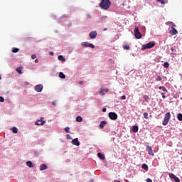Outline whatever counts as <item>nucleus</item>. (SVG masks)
<instances>
[{
  "label": "nucleus",
  "instance_id": "f257e3e1",
  "mask_svg": "<svg viewBox=\"0 0 182 182\" xmlns=\"http://www.w3.org/2000/svg\"><path fill=\"white\" fill-rule=\"evenodd\" d=\"M111 6L112 2H110V0H102L99 4L100 8L104 11H107Z\"/></svg>",
  "mask_w": 182,
  "mask_h": 182
},
{
  "label": "nucleus",
  "instance_id": "f03ea898",
  "mask_svg": "<svg viewBox=\"0 0 182 182\" xmlns=\"http://www.w3.org/2000/svg\"><path fill=\"white\" fill-rule=\"evenodd\" d=\"M171 118V114L170 112H166L165 114V117L162 122L163 126H167L168 124V122H170Z\"/></svg>",
  "mask_w": 182,
  "mask_h": 182
},
{
  "label": "nucleus",
  "instance_id": "7ed1b4c3",
  "mask_svg": "<svg viewBox=\"0 0 182 182\" xmlns=\"http://www.w3.org/2000/svg\"><path fill=\"white\" fill-rule=\"evenodd\" d=\"M154 46H156V43H154V41H151L146 45H143L141 47V50H146V49H151V48H154Z\"/></svg>",
  "mask_w": 182,
  "mask_h": 182
},
{
  "label": "nucleus",
  "instance_id": "20e7f679",
  "mask_svg": "<svg viewBox=\"0 0 182 182\" xmlns=\"http://www.w3.org/2000/svg\"><path fill=\"white\" fill-rule=\"evenodd\" d=\"M134 32V36L136 39H141V33H140V31L139 30V27H135Z\"/></svg>",
  "mask_w": 182,
  "mask_h": 182
},
{
  "label": "nucleus",
  "instance_id": "39448f33",
  "mask_svg": "<svg viewBox=\"0 0 182 182\" xmlns=\"http://www.w3.org/2000/svg\"><path fill=\"white\" fill-rule=\"evenodd\" d=\"M108 116L111 120H117V114L115 112H109Z\"/></svg>",
  "mask_w": 182,
  "mask_h": 182
},
{
  "label": "nucleus",
  "instance_id": "423d86ee",
  "mask_svg": "<svg viewBox=\"0 0 182 182\" xmlns=\"http://www.w3.org/2000/svg\"><path fill=\"white\" fill-rule=\"evenodd\" d=\"M43 117H41L40 120L35 122L36 126H43L46 123V121H43Z\"/></svg>",
  "mask_w": 182,
  "mask_h": 182
},
{
  "label": "nucleus",
  "instance_id": "0eeeda50",
  "mask_svg": "<svg viewBox=\"0 0 182 182\" xmlns=\"http://www.w3.org/2000/svg\"><path fill=\"white\" fill-rule=\"evenodd\" d=\"M36 92H38V93L42 92V90H43V85H37L35 86L34 87Z\"/></svg>",
  "mask_w": 182,
  "mask_h": 182
},
{
  "label": "nucleus",
  "instance_id": "6e6552de",
  "mask_svg": "<svg viewBox=\"0 0 182 182\" xmlns=\"http://www.w3.org/2000/svg\"><path fill=\"white\" fill-rule=\"evenodd\" d=\"M169 33L171 35H177V33H178V31H177V29H176V28H174V26H171V30L169 31Z\"/></svg>",
  "mask_w": 182,
  "mask_h": 182
},
{
  "label": "nucleus",
  "instance_id": "1a4fd4ad",
  "mask_svg": "<svg viewBox=\"0 0 182 182\" xmlns=\"http://www.w3.org/2000/svg\"><path fill=\"white\" fill-rule=\"evenodd\" d=\"M109 92V89H103V88H100V93L99 95H100L101 96H105V93H107Z\"/></svg>",
  "mask_w": 182,
  "mask_h": 182
},
{
  "label": "nucleus",
  "instance_id": "9d476101",
  "mask_svg": "<svg viewBox=\"0 0 182 182\" xmlns=\"http://www.w3.org/2000/svg\"><path fill=\"white\" fill-rule=\"evenodd\" d=\"M89 35H90V39H95V38H96V36H97V32L92 31L90 33Z\"/></svg>",
  "mask_w": 182,
  "mask_h": 182
},
{
  "label": "nucleus",
  "instance_id": "9b49d317",
  "mask_svg": "<svg viewBox=\"0 0 182 182\" xmlns=\"http://www.w3.org/2000/svg\"><path fill=\"white\" fill-rule=\"evenodd\" d=\"M72 144L74 146H80V142L77 138H75L72 141Z\"/></svg>",
  "mask_w": 182,
  "mask_h": 182
},
{
  "label": "nucleus",
  "instance_id": "f8f14e48",
  "mask_svg": "<svg viewBox=\"0 0 182 182\" xmlns=\"http://www.w3.org/2000/svg\"><path fill=\"white\" fill-rule=\"evenodd\" d=\"M146 150H147L148 154H149V156H154V153L153 152V149H151V146H148L146 147Z\"/></svg>",
  "mask_w": 182,
  "mask_h": 182
},
{
  "label": "nucleus",
  "instance_id": "ddd939ff",
  "mask_svg": "<svg viewBox=\"0 0 182 182\" xmlns=\"http://www.w3.org/2000/svg\"><path fill=\"white\" fill-rule=\"evenodd\" d=\"M106 124H107V121H102L100 124V129H104Z\"/></svg>",
  "mask_w": 182,
  "mask_h": 182
},
{
  "label": "nucleus",
  "instance_id": "4468645a",
  "mask_svg": "<svg viewBox=\"0 0 182 182\" xmlns=\"http://www.w3.org/2000/svg\"><path fill=\"white\" fill-rule=\"evenodd\" d=\"M46 168H48V166H46L45 164H42L40 166V170L41 171H43V170H46Z\"/></svg>",
  "mask_w": 182,
  "mask_h": 182
},
{
  "label": "nucleus",
  "instance_id": "2eb2a0df",
  "mask_svg": "<svg viewBox=\"0 0 182 182\" xmlns=\"http://www.w3.org/2000/svg\"><path fill=\"white\" fill-rule=\"evenodd\" d=\"M132 132H133V133H137L139 132V127L138 126H133L132 127Z\"/></svg>",
  "mask_w": 182,
  "mask_h": 182
},
{
  "label": "nucleus",
  "instance_id": "dca6fc26",
  "mask_svg": "<svg viewBox=\"0 0 182 182\" xmlns=\"http://www.w3.org/2000/svg\"><path fill=\"white\" fill-rule=\"evenodd\" d=\"M97 156H98L99 159H100L101 160H105V159H106V156H105V155H103L102 153H98V154H97Z\"/></svg>",
  "mask_w": 182,
  "mask_h": 182
},
{
  "label": "nucleus",
  "instance_id": "f3484780",
  "mask_svg": "<svg viewBox=\"0 0 182 182\" xmlns=\"http://www.w3.org/2000/svg\"><path fill=\"white\" fill-rule=\"evenodd\" d=\"M143 99H144L145 102H146V103H149V102H150V97L148 95H144L143 96Z\"/></svg>",
  "mask_w": 182,
  "mask_h": 182
},
{
  "label": "nucleus",
  "instance_id": "a211bd4d",
  "mask_svg": "<svg viewBox=\"0 0 182 182\" xmlns=\"http://www.w3.org/2000/svg\"><path fill=\"white\" fill-rule=\"evenodd\" d=\"M76 122H78L79 123H80L81 122H83V118L80 116H77L76 117Z\"/></svg>",
  "mask_w": 182,
  "mask_h": 182
},
{
  "label": "nucleus",
  "instance_id": "6ab92c4d",
  "mask_svg": "<svg viewBox=\"0 0 182 182\" xmlns=\"http://www.w3.org/2000/svg\"><path fill=\"white\" fill-rule=\"evenodd\" d=\"M82 46H83L84 48H89V43L88 42H82L81 43Z\"/></svg>",
  "mask_w": 182,
  "mask_h": 182
},
{
  "label": "nucleus",
  "instance_id": "aec40b11",
  "mask_svg": "<svg viewBox=\"0 0 182 182\" xmlns=\"http://www.w3.org/2000/svg\"><path fill=\"white\" fill-rule=\"evenodd\" d=\"M58 60H61L62 62H65V60H66V59L65 58H63V55H59L58 57Z\"/></svg>",
  "mask_w": 182,
  "mask_h": 182
},
{
  "label": "nucleus",
  "instance_id": "412c9836",
  "mask_svg": "<svg viewBox=\"0 0 182 182\" xmlns=\"http://www.w3.org/2000/svg\"><path fill=\"white\" fill-rule=\"evenodd\" d=\"M26 166H28V167L32 168L33 167V164H32V161H27L26 162Z\"/></svg>",
  "mask_w": 182,
  "mask_h": 182
},
{
  "label": "nucleus",
  "instance_id": "4be33fe9",
  "mask_svg": "<svg viewBox=\"0 0 182 182\" xmlns=\"http://www.w3.org/2000/svg\"><path fill=\"white\" fill-rule=\"evenodd\" d=\"M59 77H60L61 79H65L66 75H65L63 73L60 72L59 73Z\"/></svg>",
  "mask_w": 182,
  "mask_h": 182
},
{
  "label": "nucleus",
  "instance_id": "5701e85b",
  "mask_svg": "<svg viewBox=\"0 0 182 182\" xmlns=\"http://www.w3.org/2000/svg\"><path fill=\"white\" fill-rule=\"evenodd\" d=\"M159 90H163L164 92H168V90H167V89H166V87H164V86H160L159 87Z\"/></svg>",
  "mask_w": 182,
  "mask_h": 182
},
{
  "label": "nucleus",
  "instance_id": "b1692460",
  "mask_svg": "<svg viewBox=\"0 0 182 182\" xmlns=\"http://www.w3.org/2000/svg\"><path fill=\"white\" fill-rule=\"evenodd\" d=\"M142 168H144V170H145L146 171H147L149 170V166H147V164H144L142 165Z\"/></svg>",
  "mask_w": 182,
  "mask_h": 182
},
{
  "label": "nucleus",
  "instance_id": "393cba45",
  "mask_svg": "<svg viewBox=\"0 0 182 182\" xmlns=\"http://www.w3.org/2000/svg\"><path fill=\"white\" fill-rule=\"evenodd\" d=\"M177 119H178V120H179V122H182V114L181 113L178 114Z\"/></svg>",
  "mask_w": 182,
  "mask_h": 182
},
{
  "label": "nucleus",
  "instance_id": "a878e982",
  "mask_svg": "<svg viewBox=\"0 0 182 182\" xmlns=\"http://www.w3.org/2000/svg\"><path fill=\"white\" fill-rule=\"evenodd\" d=\"M12 52L13 53H18V52H19V48H14Z\"/></svg>",
  "mask_w": 182,
  "mask_h": 182
},
{
  "label": "nucleus",
  "instance_id": "bb28decb",
  "mask_svg": "<svg viewBox=\"0 0 182 182\" xmlns=\"http://www.w3.org/2000/svg\"><path fill=\"white\" fill-rule=\"evenodd\" d=\"M16 72H18V73H19L20 75H22V69L21 68V67H18V68H16Z\"/></svg>",
  "mask_w": 182,
  "mask_h": 182
},
{
  "label": "nucleus",
  "instance_id": "cd10ccee",
  "mask_svg": "<svg viewBox=\"0 0 182 182\" xmlns=\"http://www.w3.org/2000/svg\"><path fill=\"white\" fill-rule=\"evenodd\" d=\"M12 132H13V133H14V134L18 133V128L14 127L12 128Z\"/></svg>",
  "mask_w": 182,
  "mask_h": 182
},
{
  "label": "nucleus",
  "instance_id": "c85d7f7f",
  "mask_svg": "<svg viewBox=\"0 0 182 182\" xmlns=\"http://www.w3.org/2000/svg\"><path fill=\"white\" fill-rule=\"evenodd\" d=\"M123 49H124L125 50H130V46H123Z\"/></svg>",
  "mask_w": 182,
  "mask_h": 182
},
{
  "label": "nucleus",
  "instance_id": "c756f323",
  "mask_svg": "<svg viewBox=\"0 0 182 182\" xmlns=\"http://www.w3.org/2000/svg\"><path fill=\"white\" fill-rule=\"evenodd\" d=\"M169 177L170 178H172L173 180H174L176 176L173 173H170Z\"/></svg>",
  "mask_w": 182,
  "mask_h": 182
},
{
  "label": "nucleus",
  "instance_id": "7c9ffc66",
  "mask_svg": "<svg viewBox=\"0 0 182 182\" xmlns=\"http://www.w3.org/2000/svg\"><path fill=\"white\" fill-rule=\"evenodd\" d=\"M168 66H170V64H168V62H165V63H164V68H168Z\"/></svg>",
  "mask_w": 182,
  "mask_h": 182
},
{
  "label": "nucleus",
  "instance_id": "2f4dec72",
  "mask_svg": "<svg viewBox=\"0 0 182 182\" xmlns=\"http://www.w3.org/2000/svg\"><path fill=\"white\" fill-rule=\"evenodd\" d=\"M88 48H92V49H95V45L92 43H88Z\"/></svg>",
  "mask_w": 182,
  "mask_h": 182
},
{
  "label": "nucleus",
  "instance_id": "473e14b6",
  "mask_svg": "<svg viewBox=\"0 0 182 182\" xmlns=\"http://www.w3.org/2000/svg\"><path fill=\"white\" fill-rule=\"evenodd\" d=\"M161 80H163V78L161 77V76H158V77H156V81H157V82H160V81H161Z\"/></svg>",
  "mask_w": 182,
  "mask_h": 182
},
{
  "label": "nucleus",
  "instance_id": "72a5a7b5",
  "mask_svg": "<svg viewBox=\"0 0 182 182\" xmlns=\"http://www.w3.org/2000/svg\"><path fill=\"white\" fill-rule=\"evenodd\" d=\"M144 119H149V114L147 112H144Z\"/></svg>",
  "mask_w": 182,
  "mask_h": 182
},
{
  "label": "nucleus",
  "instance_id": "f704fd0d",
  "mask_svg": "<svg viewBox=\"0 0 182 182\" xmlns=\"http://www.w3.org/2000/svg\"><path fill=\"white\" fill-rule=\"evenodd\" d=\"M158 2H160L161 4V5H164V4H166V1H164V0H156Z\"/></svg>",
  "mask_w": 182,
  "mask_h": 182
},
{
  "label": "nucleus",
  "instance_id": "c9c22d12",
  "mask_svg": "<svg viewBox=\"0 0 182 182\" xmlns=\"http://www.w3.org/2000/svg\"><path fill=\"white\" fill-rule=\"evenodd\" d=\"M70 128H69V127H65V132H66V133H70Z\"/></svg>",
  "mask_w": 182,
  "mask_h": 182
},
{
  "label": "nucleus",
  "instance_id": "e433bc0d",
  "mask_svg": "<svg viewBox=\"0 0 182 182\" xmlns=\"http://www.w3.org/2000/svg\"><path fill=\"white\" fill-rule=\"evenodd\" d=\"M0 102L1 103H4V102H5V99L4 98V97H0Z\"/></svg>",
  "mask_w": 182,
  "mask_h": 182
},
{
  "label": "nucleus",
  "instance_id": "4c0bfd02",
  "mask_svg": "<svg viewBox=\"0 0 182 182\" xmlns=\"http://www.w3.org/2000/svg\"><path fill=\"white\" fill-rule=\"evenodd\" d=\"M119 99L120 100H126V95H122Z\"/></svg>",
  "mask_w": 182,
  "mask_h": 182
},
{
  "label": "nucleus",
  "instance_id": "58836bf2",
  "mask_svg": "<svg viewBox=\"0 0 182 182\" xmlns=\"http://www.w3.org/2000/svg\"><path fill=\"white\" fill-rule=\"evenodd\" d=\"M66 137H67L68 140H72V136H70V134H67Z\"/></svg>",
  "mask_w": 182,
  "mask_h": 182
},
{
  "label": "nucleus",
  "instance_id": "ea45409f",
  "mask_svg": "<svg viewBox=\"0 0 182 182\" xmlns=\"http://www.w3.org/2000/svg\"><path fill=\"white\" fill-rule=\"evenodd\" d=\"M176 182H180V178H178L177 176L173 179Z\"/></svg>",
  "mask_w": 182,
  "mask_h": 182
},
{
  "label": "nucleus",
  "instance_id": "a19ab883",
  "mask_svg": "<svg viewBox=\"0 0 182 182\" xmlns=\"http://www.w3.org/2000/svg\"><path fill=\"white\" fill-rule=\"evenodd\" d=\"M31 59H36V55L35 54L31 55Z\"/></svg>",
  "mask_w": 182,
  "mask_h": 182
},
{
  "label": "nucleus",
  "instance_id": "79ce46f5",
  "mask_svg": "<svg viewBox=\"0 0 182 182\" xmlns=\"http://www.w3.org/2000/svg\"><path fill=\"white\" fill-rule=\"evenodd\" d=\"M161 95L162 96V98L166 99V95H164V92H161Z\"/></svg>",
  "mask_w": 182,
  "mask_h": 182
},
{
  "label": "nucleus",
  "instance_id": "37998d69",
  "mask_svg": "<svg viewBox=\"0 0 182 182\" xmlns=\"http://www.w3.org/2000/svg\"><path fill=\"white\" fill-rule=\"evenodd\" d=\"M52 105L53 106H56V101L52 102Z\"/></svg>",
  "mask_w": 182,
  "mask_h": 182
},
{
  "label": "nucleus",
  "instance_id": "c03bdc74",
  "mask_svg": "<svg viewBox=\"0 0 182 182\" xmlns=\"http://www.w3.org/2000/svg\"><path fill=\"white\" fill-rule=\"evenodd\" d=\"M146 182H153V181H152L151 179H150V178H148L146 179Z\"/></svg>",
  "mask_w": 182,
  "mask_h": 182
},
{
  "label": "nucleus",
  "instance_id": "a18cd8bd",
  "mask_svg": "<svg viewBox=\"0 0 182 182\" xmlns=\"http://www.w3.org/2000/svg\"><path fill=\"white\" fill-rule=\"evenodd\" d=\"M107 109H106V108H103L102 109V112L105 113V112H106V111H107Z\"/></svg>",
  "mask_w": 182,
  "mask_h": 182
},
{
  "label": "nucleus",
  "instance_id": "49530a36",
  "mask_svg": "<svg viewBox=\"0 0 182 182\" xmlns=\"http://www.w3.org/2000/svg\"><path fill=\"white\" fill-rule=\"evenodd\" d=\"M38 62H39V60L36 59V60H35V63H38Z\"/></svg>",
  "mask_w": 182,
  "mask_h": 182
},
{
  "label": "nucleus",
  "instance_id": "de8ad7c7",
  "mask_svg": "<svg viewBox=\"0 0 182 182\" xmlns=\"http://www.w3.org/2000/svg\"><path fill=\"white\" fill-rule=\"evenodd\" d=\"M80 85H83V81H80Z\"/></svg>",
  "mask_w": 182,
  "mask_h": 182
},
{
  "label": "nucleus",
  "instance_id": "09e8293b",
  "mask_svg": "<svg viewBox=\"0 0 182 182\" xmlns=\"http://www.w3.org/2000/svg\"><path fill=\"white\" fill-rule=\"evenodd\" d=\"M114 182H122L120 181L114 180Z\"/></svg>",
  "mask_w": 182,
  "mask_h": 182
},
{
  "label": "nucleus",
  "instance_id": "8fccbe9b",
  "mask_svg": "<svg viewBox=\"0 0 182 182\" xmlns=\"http://www.w3.org/2000/svg\"><path fill=\"white\" fill-rule=\"evenodd\" d=\"M50 55H53V52H50Z\"/></svg>",
  "mask_w": 182,
  "mask_h": 182
},
{
  "label": "nucleus",
  "instance_id": "3c124183",
  "mask_svg": "<svg viewBox=\"0 0 182 182\" xmlns=\"http://www.w3.org/2000/svg\"><path fill=\"white\" fill-rule=\"evenodd\" d=\"M106 31H107V28H104V32Z\"/></svg>",
  "mask_w": 182,
  "mask_h": 182
}]
</instances>
